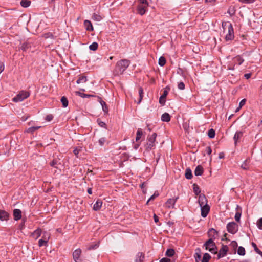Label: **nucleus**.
Here are the masks:
<instances>
[{"label": "nucleus", "instance_id": "obj_1", "mask_svg": "<svg viewBox=\"0 0 262 262\" xmlns=\"http://www.w3.org/2000/svg\"><path fill=\"white\" fill-rule=\"evenodd\" d=\"M130 61L129 60L124 59L118 61L114 70L115 75H120L123 73L126 69L129 67Z\"/></svg>", "mask_w": 262, "mask_h": 262}, {"label": "nucleus", "instance_id": "obj_2", "mask_svg": "<svg viewBox=\"0 0 262 262\" xmlns=\"http://www.w3.org/2000/svg\"><path fill=\"white\" fill-rule=\"evenodd\" d=\"M222 27L226 33L225 40L226 41H230L234 39V33L232 25L229 23H222Z\"/></svg>", "mask_w": 262, "mask_h": 262}, {"label": "nucleus", "instance_id": "obj_3", "mask_svg": "<svg viewBox=\"0 0 262 262\" xmlns=\"http://www.w3.org/2000/svg\"><path fill=\"white\" fill-rule=\"evenodd\" d=\"M157 134L155 133H152L151 135H148L146 143L145 145V147L146 150L149 151L155 147L156 145V138Z\"/></svg>", "mask_w": 262, "mask_h": 262}, {"label": "nucleus", "instance_id": "obj_4", "mask_svg": "<svg viewBox=\"0 0 262 262\" xmlns=\"http://www.w3.org/2000/svg\"><path fill=\"white\" fill-rule=\"evenodd\" d=\"M29 96L30 93L29 92L22 90L12 99V101L14 102H21L29 97Z\"/></svg>", "mask_w": 262, "mask_h": 262}, {"label": "nucleus", "instance_id": "obj_5", "mask_svg": "<svg viewBox=\"0 0 262 262\" xmlns=\"http://www.w3.org/2000/svg\"><path fill=\"white\" fill-rule=\"evenodd\" d=\"M206 250H209L212 253H216V246L212 239H209L204 244Z\"/></svg>", "mask_w": 262, "mask_h": 262}, {"label": "nucleus", "instance_id": "obj_6", "mask_svg": "<svg viewBox=\"0 0 262 262\" xmlns=\"http://www.w3.org/2000/svg\"><path fill=\"white\" fill-rule=\"evenodd\" d=\"M227 229L229 233L234 234L238 231V225L234 222L229 223L227 225Z\"/></svg>", "mask_w": 262, "mask_h": 262}, {"label": "nucleus", "instance_id": "obj_7", "mask_svg": "<svg viewBox=\"0 0 262 262\" xmlns=\"http://www.w3.org/2000/svg\"><path fill=\"white\" fill-rule=\"evenodd\" d=\"M178 197L169 199L165 204V207L167 208H173Z\"/></svg>", "mask_w": 262, "mask_h": 262}, {"label": "nucleus", "instance_id": "obj_8", "mask_svg": "<svg viewBox=\"0 0 262 262\" xmlns=\"http://www.w3.org/2000/svg\"><path fill=\"white\" fill-rule=\"evenodd\" d=\"M82 251L80 248L76 249L73 253V258L75 262H81L79 259L81 255Z\"/></svg>", "mask_w": 262, "mask_h": 262}, {"label": "nucleus", "instance_id": "obj_9", "mask_svg": "<svg viewBox=\"0 0 262 262\" xmlns=\"http://www.w3.org/2000/svg\"><path fill=\"white\" fill-rule=\"evenodd\" d=\"M228 251V247L226 245H223L217 254V259L224 257Z\"/></svg>", "mask_w": 262, "mask_h": 262}, {"label": "nucleus", "instance_id": "obj_10", "mask_svg": "<svg viewBox=\"0 0 262 262\" xmlns=\"http://www.w3.org/2000/svg\"><path fill=\"white\" fill-rule=\"evenodd\" d=\"M201 211V215L203 217H205L208 215L210 211V206L208 204L200 206Z\"/></svg>", "mask_w": 262, "mask_h": 262}, {"label": "nucleus", "instance_id": "obj_11", "mask_svg": "<svg viewBox=\"0 0 262 262\" xmlns=\"http://www.w3.org/2000/svg\"><path fill=\"white\" fill-rule=\"evenodd\" d=\"M9 214L4 210H0V220L2 221H7L9 220Z\"/></svg>", "mask_w": 262, "mask_h": 262}, {"label": "nucleus", "instance_id": "obj_12", "mask_svg": "<svg viewBox=\"0 0 262 262\" xmlns=\"http://www.w3.org/2000/svg\"><path fill=\"white\" fill-rule=\"evenodd\" d=\"M169 89L166 88L163 92L162 95L160 97L159 103L161 104H164L165 102V98L167 96Z\"/></svg>", "mask_w": 262, "mask_h": 262}, {"label": "nucleus", "instance_id": "obj_13", "mask_svg": "<svg viewBox=\"0 0 262 262\" xmlns=\"http://www.w3.org/2000/svg\"><path fill=\"white\" fill-rule=\"evenodd\" d=\"M217 235V232L213 228L210 229L208 231V236L210 237L209 239H215Z\"/></svg>", "mask_w": 262, "mask_h": 262}, {"label": "nucleus", "instance_id": "obj_14", "mask_svg": "<svg viewBox=\"0 0 262 262\" xmlns=\"http://www.w3.org/2000/svg\"><path fill=\"white\" fill-rule=\"evenodd\" d=\"M198 202L200 206L207 204V200L204 194L199 195Z\"/></svg>", "mask_w": 262, "mask_h": 262}, {"label": "nucleus", "instance_id": "obj_15", "mask_svg": "<svg viewBox=\"0 0 262 262\" xmlns=\"http://www.w3.org/2000/svg\"><path fill=\"white\" fill-rule=\"evenodd\" d=\"M148 6H144L138 5L137 10L138 13L141 15H144L147 11V9Z\"/></svg>", "mask_w": 262, "mask_h": 262}, {"label": "nucleus", "instance_id": "obj_16", "mask_svg": "<svg viewBox=\"0 0 262 262\" xmlns=\"http://www.w3.org/2000/svg\"><path fill=\"white\" fill-rule=\"evenodd\" d=\"M13 216L14 219L15 221H17L21 217V211L19 209H15L13 210Z\"/></svg>", "mask_w": 262, "mask_h": 262}, {"label": "nucleus", "instance_id": "obj_17", "mask_svg": "<svg viewBox=\"0 0 262 262\" xmlns=\"http://www.w3.org/2000/svg\"><path fill=\"white\" fill-rule=\"evenodd\" d=\"M243 136V132L242 131H237L235 133L233 138L235 144H237V142H238Z\"/></svg>", "mask_w": 262, "mask_h": 262}, {"label": "nucleus", "instance_id": "obj_18", "mask_svg": "<svg viewBox=\"0 0 262 262\" xmlns=\"http://www.w3.org/2000/svg\"><path fill=\"white\" fill-rule=\"evenodd\" d=\"M204 171L203 168L201 165H198L195 168L194 170V174L196 176H201Z\"/></svg>", "mask_w": 262, "mask_h": 262}, {"label": "nucleus", "instance_id": "obj_19", "mask_svg": "<svg viewBox=\"0 0 262 262\" xmlns=\"http://www.w3.org/2000/svg\"><path fill=\"white\" fill-rule=\"evenodd\" d=\"M84 25L87 31H92L93 30V27L90 21L85 20L84 21Z\"/></svg>", "mask_w": 262, "mask_h": 262}, {"label": "nucleus", "instance_id": "obj_20", "mask_svg": "<svg viewBox=\"0 0 262 262\" xmlns=\"http://www.w3.org/2000/svg\"><path fill=\"white\" fill-rule=\"evenodd\" d=\"M144 259V255L141 252L137 253L136 256L135 262H143Z\"/></svg>", "mask_w": 262, "mask_h": 262}, {"label": "nucleus", "instance_id": "obj_21", "mask_svg": "<svg viewBox=\"0 0 262 262\" xmlns=\"http://www.w3.org/2000/svg\"><path fill=\"white\" fill-rule=\"evenodd\" d=\"M102 205V201L100 200H98L93 206V209L95 211L99 210Z\"/></svg>", "mask_w": 262, "mask_h": 262}, {"label": "nucleus", "instance_id": "obj_22", "mask_svg": "<svg viewBox=\"0 0 262 262\" xmlns=\"http://www.w3.org/2000/svg\"><path fill=\"white\" fill-rule=\"evenodd\" d=\"M41 229H37L32 233V236L35 239H37L41 235Z\"/></svg>", "mask_w": 262, "mask_h": 262}, {"label": "nucleus", "instance_id": "obj_23", "mask_svg": "<svg viewBox=\"0 0 262 262\" xmlns=\"http://www.w3.org/2000/svg\"><path fill=\"white\" fill-rule=\"evenodd\" d=\"M161 120L162 121L169 122L170 120V116L167 113H164L161 116Z\"/></svg>", "mask_w": 262, "mask_h": 262}, {"label": "nucleus", "instance_id": "obj_24", "mask_svg": "<svg viewBox=\"0 0 262 262\" xmlns=\"http://www.w3.org/2000/svg\"><path fill=\"white\" fill-rule=\"evenodd\" d=\"M139 100L137 102V103L138 104H140L143 99V89H142V87H139Z\"/></svg>", "mask_w": 262, "mask_h": 262}, {"label": "nucleus", "instance_id": "obj_25", "mask_svg": "<svg viewBox=\"0 0 262 262\" xmlns=\"http://www.w3.org/2000/svg\"><path fill=\"white\" fill-rule=\"evenodd\" d=\"M185 176L187 179H191L192 178V172L189 168L186 169Z\"/></svg>", "mask_w": 262, "mask_h": 262}, {"label": "nucleus", "instance_id": "obj_26", "mask_svg": "<svg viewBox=\"0 0 262 262\" xmlns=\"http://www.w3.org/2000/svg\"><path fill=\"white\" fill-rule=\"evenodd\" d=\"M30 47H31V46L29 43L24 42L21 45L20 49L23 51H26Z\"/></svg>", "mask_w": 262, "mask_h": 262}, {"label": "nucleus", "instance_id": "obj_27", "mask_svg": "<svg viewBox=\"0 0 262 262\" xmlns=\"http://www.w3.org/2000/svg\"><path fill=\"white\" fill-rule=\"evenodd\" d=\"M31 2L29 0H21L20 2V5L24 8H27L30 5Z\"/></svg>", "mask_w": 262, "mask_h": 262}, {"label": "nucleus", "instance_id": "obj_28", "mask_svg": "<svg viewBox=\"0 0 262 262\" xmlns=\"http://www.w3.org/2000/svg\"><path fill=\"white\" fill-rule=\"evenodd\" d=\"M143 135V132L141 129L139 128L137 132L136 141L138 142L141 138Z\"/></svg>", "mask_w": 262, "mask_h": 262}, {"label": "nucleus", "instance_id": "obj_29", "mask_svg": "<svg viewBox=\"0 0 262 262\" xmlns=\"http://www.w3.org/2000/svg\"><path fill=\"white\" fill-rule=\"evenodd\" d=\"M234 61L239 65H241L243 63L244 60L241 56H237L234 58Z\"/></svg>", "mask_w": 262, "mask_h": 262}, {"label": "nucleus", "instance_id": "obj_30", "mask_svg": "<svg viewBox=\"0 0 262 262\" xmlns=\"http://www.w3.org/2000/svg\"><path fill=\"white\" fill-rule=\"evenodd\" d=\"M174 250L173 249H168L167 250L165 255L168 257H171L174 255Z\"/></svg>", "mask_w": 262, "mask_h": 262}, {"label": "nucleus", "instance_id": "obj_31", "mask_svg": "<svg viewBox=\"0 0 262 262\" xmlns=\"http://www.w3.org/2000/svg\"><path fill=\"white\" fill-rule=\"evenodd\" d=\"M61 102L62 104V106L64 107H66L68 105V100L65 96L61 97Z\"/></svg>", "mask_w": 262, "mask_h": 262}, {"label": "nucleus", "instance_id": "obj_32", "mask_svg": "<svg viewBox=\"0 0 262 262\" xmlns=\"http://www.w3.org/2000/svg\"><path fill=\"white\" fill-rule=\"evenodd\" d=\"M249 163V160L247 159L245 160V161L241 165V167L245 170H247L249 168L248 163Z\"/></svg>", "mask_w": 262, "mask_h": 262}, {"label": "nucleus", "instance_id": "obj_33", "mask_svg": "<svg viewBox=\"0 0 262 262\" xmlns=\"http://www.w3.org/2000/svg\"><path fill=\"white\" fill-rule=\"evenodd\" d=\"M100 102L102 106L103 111L106 113H107L108 112V107H107L106 103L103 100H101Z\"/></svg>", "mask_w": 262, "mask_h": 262}, {"label": "nucleus", "instance_id": "obj_34", "mask_svg": "<svg viewBox=\"0 0 262 262\" xmlns=\"http://www.w3.org/2000/svg\"><path fill=\"white\" fill-rule=\"evenodd\" d=\"M210 258V255L208 253H206L204 254L201 261L202 262H208Z\"/></svg>", "mask_w": 262, "mask_h": 262}, {"label": "nucleus", "instance_id": "obj_35", "mask_svg": "<svg viewBox=\"0 0 262 262\" xmlns=\"http://www.w3.org/2000/svg\"><path fill=\"white\" fill-rule=\"evenodd\" d=\"M98 44L96 42H94L91 45H90L89 49L92 51H96L98 49Z\"/></svg>", "mask_w": 262, "mask_h": 262}, {"label": "nucleus", "instance_id": "obj_36", "mask_svg": "<svg viewBox=\"0 0 262 262\" xmlns=\"http://www.w3.org/2000/svg\"><path fill=\"white\" fill-rule=\"evenodd\" d=\"M237 253L238 255L244 256L245 255V248L242 246H239L237 250Z\"/></svg>", "mask_w": 262, "mask_h": 262}, {"label": "nucleus", "instance_id": "obj_37", "mask_svg": "<svg viewBox=\"0 0 262 262\" xmlns=\"http://www.w3.org/2000/svg\"><path fill=\"white\" fill-rule=\"evenodd\" d=\"M193 191L196 195H198L200 192L201 190L198 185L194 184L193 185Z\"/></svg>", "mask_w": 262, "mask_h": 262}, {"label": "nucleus", "instance_id": "obj_38", "mask_svg": "<svg viewBox=\"0 0 262 262\" xmlns=\"http://www.w3.org/2000/svg\"><path fill=\"white\" fill-rule=\"evenodd\" d=\"M87 81V78L85 76H81L77 80L76 82L77 84L81 83H85Z\"/></svg>", "mask_w": 262, "mask_h": 262}, {"label": "nucleus", "instance_id": "obj_39", "mask_svg": "<svg viewBox=\"0 0 262 262\" xmlns=\"http://www.w3.org/2000/svg\"><path fill=\"white\" fill-rule=\"evenodd\" d=\"M159 64L160 66H164L166 63V60L164 57H160L158 61Z\"/></svg>", "mask_w": 262, "mask_h": 262}, {"label": "nucleus", "instance_id": "obj_40", "mask_svg": "<svg viewBox=\"0 0 262 262\" xmlns=\"http://www.w3.org/2000/svg\"><path fill=\"white\" fill-rule=\"evenodd\" d=\"M215 135V131L213 129H210L208 132V136L210 138H214Z\"/></svg>", "mask_w": 262, "mask_h": 262}, {"label": "nucleus", "instance_id": "obj_41", "mask_svg": "<svg viewBox=\"0 0 262 262\" xmlns=\"http://www.w3.org/2000/svg\"><path fill=\"white\" fill-rule=\"evenodd\" d=\"M92 19L94 20L99 21L102 19V17L100 15L94 13L92 16Z\"/></svg>", "mask_w": 262, "mask_h": 262}, {"label": "nucleus", "instance_id": "obj_42", "mask_svg": "<svg viewBox=\"0 0 262 262\" xmlns=\"http://www.w3.org/2000/svg\"><path fill=\"white\" fill-rule=\"evenodd\" d=\"M38 246L39 247H42L43 246H48V242L41 238L38 241Z\"/></svg>", "mask_w": 262, "mask_h": 262}, {"label": "nucleus", "instance_id": "obj_43", "mask_svg": "<svg viewBox=\"0 0 262 262\" xmlns=\"http://www.w3.org/2000/svg\"><path fill=\"white\" fill-rule=\"evenodd\" d=\"M50 237V235L48 233L45 232L42 236V239L48 242L49 241Z\"/></svg>", "mask_w": 262, "mask_h": 262}, {"label": "nucleus", "instance_id": "obj_44", "mask_svg": "<svg viewBox=\"0 0 262 262\" xmlns=\"http://www.w3.org/2000/svg\"><path fill=\"white\" fill-rule=\"evenodd\" d=\"M159 195V193L157 192H155L154 194L151 195L150 198L147 201L146 204H148L149 202L152 200H154L156 197H157Z\"/></svg>", "mask_w": 262, "mask_h": 262}, {"label": "nucleus", "instance_id": "obj_45", "mask_svg": "<svg viewBox=\"0 0 262 262\" xmlns=\"http://www.w3.org/2000/svg\"><path fill=\"white\" fill-rule=\"evenodd\" d=\"M40 127V126H33V127H29L28 129L27 132H29V133H33L35 130H37L38 129H39Z\"/></svg>", "mask_w": 262, "mask_h": 262}, {"label": "nucleus", "instance_id": "obj_46", "mask_svg": "<svg viewBox=\"0 0 262 262\" xmlns=\"http://www.w3.org/2000/svg\"><path fill=\"white\" fill-rule=\"evenodd\" d=\"M97 122L100 126L104 128L106 127V124L105 123L101 121L100 119H97Z\"/></svg>", "mask_w": 262, "mask_h": 262}, {"label": "nucleus", "instance_id": "obj_47", "mask_svg": "<svg viewBox=\"0 0 262 262\" xmlns=\"http://www.w3.org/2000/svg\"><path fill=\"white\" fill-rule=\"evenodd\" d=\"M76 93H77L79 96H80L82 98L90 97L91 96H93V95H91L89 94H85L84 93H80L79 92H77Z\"/></svg>", "mask_w": 262, "mask_h": 262}, {"label": "nucleus", "instance_id": "obj_48", "mask_svg": "<svg viewBox=\"0 0 262 262\" xmlns=\"http://www.w3.org/2000/svg\"><path fill=\"white\" fill-rule=\"evenodd\" d=\"M257 226L260 230H262V217L258 220L257 222Z\"/></svg>", "mask_w": 262, "mask_h": 262}, {"label": "nucleus", "instance_id": "obj_49", "mask_svg": "<svg viewBox=\"0 0 262 262\" xmlns=\"http://www.w3.org/2000/svg\"><path fill=\"white\" fill-rule=\"evenodd\" d=\"M246 103V99H244L241 101L239 104V107L236 110V112H237L243 106H244Z\"/></svg>", "mask_w": 262, "mask_h": 262}, {"label": "nucleus", "instance_id": "obj_50", "mask_svg": "<svg viewBox=\"0 0 262 262\" xmlns=\"http://www.w3.org/2000/svg\"><path fill=\"white\" fill-rule=\"evenodd\" d=\"M58 161L57 160H53L51 163L50 165L52 167L57 168Z\"/></svg>", "mask_w": 262, "mask_h": 262}, {"label": "nucleus", "instance_id": "obj_51", "mask_svg": "<svg viewBox=\"0 0 262 262\" xmlns=\"http://www.w3.org/2000/svg\"><path fill=\"white\" fill-rule=\"evenodd\" d=\"M139 4L140 5L148 6V2L147 0H139Z\"/></svg>", "mask_w": 262, "mask_h": 262}, {"label": "nucleus", "instance_id": "obj_52", "mask_svg": "<svg viewBox=\"0 0 262 262\" xmlns=\"http://www.w3.org/2000/svg\"><path fill=\"white\" fill-rule=\"evenodd\" d=\"M195 261L196 262H200L201 260V255L200 254L196 253L195 254Z\"/></svg>", "mask_w": 262, "mask_h": 262}, {"label": "nucleus", "instance_id": "obj_53", "mask_svg": "<svg viewBox=\"0 0 262 262\" xmlns=\"http://www.w3.org/2000/svg\"><path fill=\"white\" fill-rule=\"evenodd\" d=\"M228 13L231 15L232 16L235 14V11L234 10V8L230 7L228 9Z\"/></svg>", "mask_w": 262, "mask_h": 262}, {"label": "nucleus", "instance_id": "obj_54", "mask_svg": "<svg viewBox=\"0 0 262 262\" xmlns=\"http://www.w3.org/2000/svg\"><path fill=\"white\" fill-rule=\"evenodd\" d=\"M178 87L180 90H183L185 89V84L183 82H180L178 83Z\"/></svg>", "mask_w": 262, "mask_h": 262}, {"label": "nucleus", "instance_id": "obj_55", "mask_svg": "<svg viewBox=\"0 0 262 262\" xmlns=\"http://www.w3.org/2000/svg\"><path fill=\"white\" fill-rule=\"evenodd\" d=\"M105 142L106 139L104 137L101 138L99 140V144L100 146H103Z\"/></svg>", "mask_w": 262, "mask_h": 262}, {"label": "nucleus", "instance_id": "obj_56", "mask_svg": "<svg viewBox=\"0 0 262 262\" xmlns=\"http://www.w3.org/2000/svg\"><path fill=\"white\" fill-rule=\"evenodd\" d=\"M241 216V213H239V212L236 213V214L235 215V217H234L236 221H237L238 222L240 221Z\"/></svg>", "mask_w": 262, "mask_h": 262}, {"label": "nucleus", "instance_id": "obj_57", "mask_svg": "<svg viewBox=\"0 0 262 262\" xmlns=\"http://www.w3.org/2000/svg\"><path fill=\"white\" fill-rule=\"evenodd\" d=\"M53 119V116L51 114H49L48 115L46 116V120L47 121H51V120H52Z\"/></svg>", "mask_w": 262, "mask_h": 262}, {"label": "nucleus", "instance_id": "obj_58", "mask_svg": "<svg viewBox=\"0 0 262 262\" xmlns=\"http://www.w3.org/2000/svg\"><path fill=\"white\" fill-rule=\"evenodd\" d=\"M98 247V245L96 244L95 245H91L90 246H89L88 248V250H91L96 249Z\"/></svg>", "mask_w": 262, "mask_h": 262}, {"label": "nucleus", "instance_id": "obj_59", "mask_svg": "<svg viewBox=\"0 0 262 262\" xmlns=\"http://www.w3.org/2000/svg\"><path fill=\"white\" fill-rule=\"evenodd\" d=\"M205 152H206L207 154H208V155H210L211 152H212V149L211 148V147L210 146H207L206 148V149H205Z\"/></svg>", "mask_w": 262, "mask_h": 262}, {"label": "nucleus", "instance_id": "obj_60", "mask_svg": "<svg viewBox=\"0 0 262 262\" xmlns=\"http://www.w3.org/2000/svg\"><path fill=\"white\" fill-rule=\"evenodd\" d=\"M160 262H170V259L168 258L164 257L160 259Z\"/></svg>", "mask_w": 262, "mask_h": 262}, {"label": "nucleus", "instance_id": "obj_61", "mask_svg": "<svg viewBox=\"0 0 262 262\" xmlns=\"http://www.w3.org/2000/svg\"><path fill=\"white\" fill-rule=\"evenodd\" d=\"M252 247L254 248V250L256 252L258 250H259V249L257 248V246H256V244L254 243V242H252V244H251Z\"/></svg>", "mask_w": 262, "mask_h": 262}, {"label": "nucleus", "instance_id": "obj_62", "mask_svg": "<svg viewBox=\"0 0 262 262\" xmlns=\"http://www.w3.org/2000/svg\"><path fill=\"white\" fill-rule=\"evenodd\" d=\"M4 70V64L3 62H0V74Z\"/></svg>", "mask_w": 262, "mask_h": 262}, {"label": "nucleus", "instance_id": "obj_63", "mask_svg": "<svg viewBox=\"0 0 262 262\" xmlns=\"http://www.w3.org/2000/svg\"><path fill=\"white\" fill-rule=\"evenodd\" d=\"M154 219L155 223H157L159 222V217L155 214L154 215Z\"/></svg>", "mask_w": 262, "mask_h": 262}, {"label": "nucleus", "instance_id": "obj_64", "mask_svg": "<svg viewBox=\"0 0 262 262\" xmlns=\"http://www.w3.org/2000/svg\"><path fill=\"white\" fill-rule=\"evenodd\" d=\"M251 76V74L250 73H247V74H245L244 75V77H245L246 79H249V78H250Z\"/></svg>", "mask_w": 262, "mask_h": 262}]
</instances>
